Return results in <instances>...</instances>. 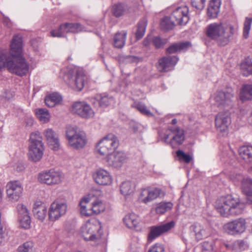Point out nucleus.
I'll return each mask as SVG.
<instances>
[{"mask_svg": "<svg viewBox=\"0 0 252 252\" xmlns=\"http://www.w3.org/2000/svg\"><path fill=\"white\" fill-rule=\"evenodd\" d=\"M9 52L0 51V70L5 66L8 70L17 75L27 74L29 64L22 57L23 39L21 34H15L10 43Z\"/></svg>", "mask_w": 252, "mask_h": 252, "instance_id": "f257e3e1", "label": "nucleus"}, {"mask_svg": "<svg viewBox=\"0 0 252 252\" xmlns=\"http://www.w3.org/2000/svg\"><path fill=\"white\" fill-rule=\"evenodd\" d=\"M119 146L117 137L109 134L98 143L96 149L98 153L104 158V163L109 166L119 168L126 161L125 154L121 152L112 153Z\"/></svg>", "mask_w": 252, "mask_h": 252, "instance_id": "f03ea898", "label": "nucleus"}, {"mask_svg": "<svg viewBox=\"0 0 252 252\" xmlns=\"http://www.w3.org/2000/svg\"><path fill=\"white\" fill-rule=\"evenodd\" d=\"M235 30L229 24L218 22L208 25L206 28V34L210 39L215 40L220 46L227 45L233 35Z\"/></svg>", "mask_w": 252, "mask_h": 252, "instance_id": "7ed1b4c3", "label": "nucleus"}, {"mask_svg": "<svg viewBox=\"0 0 252 252\" xmlns=\"http://www.w3.org/2000/svg\"><path fill=\"white\" fill-rule=\"evenodd\" d=\"M214 206L218 212L224 217L240 214L243 207L239 200L231 195L220 197L215 202Z\"/></svg>", "mask_w": 252, "mask_h": 252, "instance_id": "20e7f679", "label": "nucleus"}, {"mask_svg": "<svg viewBox=\"0 0 252 252\" xmlns=\"http://www.w3.org/2000/svg\"><path fill=\"white\" fill-rule=\"evenodd\" d=\"M66 137L69 146L75 150L83 149L88 142L86 133L77 127H68Z\"/></svg>", "mask_w": 252, "mask_h": 252, "instance_id": "39448f33", "label": "nucleus"}, {"mask_svg": "<svg viewBox=\"0 0 252 252\" xmlns=\"http://www.w3.org/2000/svg\"><path fill=\"white\" fill-rule=\"evenodd\" d=\"M234 90L231 87H227L222 90L217 91L214 96L215 104L220 108H232L234 105Z\"/></svg>", "mask_w": 252, "mask_h": 252, "instance_id": "423d86ee", "label": "nucleus"}, {"mask_svg": "<svg viewBox=\"0 0 252 252\" xmlns=\"http://www.w3.org/2000/svg\"><path fill=\"white\" fill-rule=\"evenodd\" d=\"M85 78L82 71L76 69L67 70L65 72L63 77L64 81L69 87L76 91H80L83 89Z\"/></svg>", "mask_w": 252, "mask_h": 252, "instance_id": "0eeeda50", "label": "nucleus"}, {"mask_svg": "<svg viewBox=\"0 0 252 252\" xmlns=\"http://www.w3.org/2000/svg\"><path fill=\"white\" fill-rule=\"evenodd\" d=\"M184 140V130L176 126L169 127L162 137V140L172 148L182 144Z\"/></svg>", "mask_w": 252, "mask_h": 252, "instance_id": "6e6552de", "label": "nucleus"}, {"mask_svg": "<svg viewBox=\"0 0 252 252\" xmlns=\"http://www.w3.org/2000/svg\"><path fill=\"white\" fill-rule=\"evenodd\" d=\"M101 223L97 219H92L86 222L82 228L83 236L86 240L93 241L101 235Z\"/></svg>", "mask_w": 252, "mask_h": 252, "instance_id": "1a4fd4ad", "label": "nucleus"}, {"mask_svg": "<svg viewBox=\"0 0 252 252\" xmlns=\"http://www.w3.org/2000/svg\"><path fill=\"white\" fill-rule=\"evenodd\" d=\"M62 173L54 169L44 170L38 175V181L41 184L54 186L60 184L62 181Z\"/></svg>", "mask_w": 252, "mask_h": 252, "instance_id": "9d476101", "label": "nucleus"}, {"mask_svg": "<svg viewBox=\"0 0 252 252\" xmlns=\"http://www.w3.org/2000/svg\"><path fill=\"white\" fill-rule=\"evenodd\" d=\"M232 179L235 183H240L242 192L246 196L247 201L252 204V178L241 174H236L232 177Z\"/></svg>", "mask_w": 252, "mask_h": 252, "instance_id": "9b49d317", "label": "nucleus"}, {"mask_svg": "<svg viewBox=\"0 0 252 252\" xmlns=\"http://www.w3.org/2000/svg\"><path fill=\"white\" fill-rule=\"evenodd\" d=\"M71 112L84 119H90L94 116V112L91 106L85 101L74 102L70 108Z\"/></svg>", "mask_w": 252, "mask_h": 252, "instance_id": "f8f14e48", "label": "nucleus"}, {"mask_svg": "<svg viewBox=\"0 0 252 252\" xmlns=\"http://www.w3.org/2000/svg\"><path fill=\"white\" fill-rule=\"evenodd\" d=\"M67 210V205L65 202L58 200L53 202L49 208L48 215L49 220L54 221L64 216Z\"/></svg>", "mask_w": 252, "mask_h": 252, "instance_id": "ddd939ff", "label": "nucleus"}, {"mask_svg": "<svg viewBox=\"0 0 252 252\" xmlns=\"http://www.w3.org/2000/svg\"><path fill=\"white\" fill-rule=\"evenodd\" d=\"M84 31V27L79 23H66L61 25L58 30L51 32L53 37H61L68 32L77 33Z\"/></svg>", "mask_w": 252, "mask_h": 252, "instance_id": "4468645a", "label": "nucleus"}, {"mask_svg": "<svg viewBox=\"0 0 252 252\" xmlns=\"http://www.w3.org/2000/svg\"><path fill=\"white\" fill-rule=\"evenodd\" d=\"M23 188L18 181L9 182L6 186L7 196L11 202L17 201L22 196Z\"/></svg>", "mask_w": 252, "mask_h": 252, "instance_id": "2eb2a0df", "label": "nucleus"}, {"mask_svg": "<svg viewBox=\"0 0 252 252\" xmlns=\"http://www.w3.org/2000/svg\"><path fill=\"white\" fill-rule=\"evenodd\" d=\"M189 12L188 6H179L173 10L170 17L176 25H185L189 20Z\"/></svg>", "mask_w": 252, "mask_h": 252, "instance_id": "dca6fc26", "label": "nucleus"}, {"mask_svg": "<svg viewBox=\"0 0 252 252\" xmlns=\"http://www.w3.org/2000/svg\"><path fill=\"white\" fill-rule=\"evenodd\" d=\"M246 220L242 218L236 219L226 223L223 228L225 232L230 235H237L244 232L246 228Z\"/></svg>", "mask_w": 252, "mask_h": 252, "instance_id": "f3484780", "label": "nucleus"}, {"mask_svg": "<svg viewBox=\"0 0 252 252\" xmlns=\"http://www.w3.org/2000/svg\"><path fill=\"white\" fill-rule=\"evenodd\" d=\"M175 226L174 221H170L166 223L158 226H154L151 227L150 231L148 235V241L152 242L156 238L162 234L166 232L173 228Z\"/></svg>", "mask_w": 252, "mask_h": 252, "instance_id": "a211bd4d", "label": "nucleus"}, {"mask_svg": "<svg viewBox=\"0 0 252 252\" xmlns=\"http://www.w3.org/2000/svg\"><path fill=\"white\" fill-rule=\"evenodd\" d=\"M93 178L96 184L100 186H109L113 181L110 173L102 168L96 170L93 174Z\"/></svg>", "mask_w": 252, "mask_h": 252, "instance_id": "6ab92c4d", "label": "nucleus"}, {"mask_svg": "<svg viewBox=\"0 0 252 252\" xmlns=\"http://www.w3.org/2000/svg\"><path fill=\"white\" fill-rule=\"evenodd\" d=\"M216 126L218 131L225 134L231 123L230 114L228 112H220L216 117Z\"/></svg>", "mask_w": 252, "mask_h": 252, "instance_id": "aec40b11", "label": "nucleus"}, {"mask_svg": "<svg viewBox=\"0 0 252 252\" xmlns=\"http://www.w3.org/2000/svg\"><path fill=\"white\" fill-rule=\"evenodd\" d=\"M216 126L218 131L225 134L231 123L230 114L228 112H220L216 117Z\"/></svg>", "mask_w": 252, "mask_h": 252, "instance_id": "412c9836", "label": "nucleus"}, {"mask_svg": "<svg viewBox=\"0 0 252 252\" xmlns=\"http://www.w3.org/2000/svg\"><path fill=\"white\" fill-rule=\"evenodd\" d=\"M161 193V190L158 188H147L142 189L139 197V200L147 204L158 197Z\"/></svg>", "mask_w": 252, "mask_h": 252, "instance_id": "4be33fe9", "label": "nucleus"}, {"mask_svg": "<svg viewBox=\"0 0 252 252\" xmlns=\"http://www.w3.org/2000/svg\"><path fill=\"white\" fill-rule=\"evenodd\" d=\"M178 61V58L175 56L162 57L158 60V69L161 72L170 71Z\"/></svg>", "mask_w": 252, "mask_h": 252, "instance_id": "5701e85b", "label": "nucleus"}, {"mask_svg": "<svg viewBox=\"0 0 252 252\" xmlns=\"http://www.w3.org/2000/svg\"><path fill=\"white\" fill-rule=\"evenodd\" d=\"M43 134L50 148L55 151H58L60 148L58 134L50 128L45 129Z\"/></svg>", "mask_w": 252, "mask_h": 252, "instance_id": "b1692460", "label": "nucleus"}, {"mask_svg": "<svg viewBox=\"0 0 252 252\" xmlns=\"http://www.w3.org/2000/svg\"><path fill=\"white\" fill-rule=\"evenodd\" d=\"M44 150V146L29 145L28 153L29 159L35 162L39 161L42 158Z\"/></svg>", "mask_w": 252, "mask_h": 252, "instance_id": "393cba45", "label": "nucleus"}, {"mask_svg": "<svg viewBox=\"0 0 252 252\" xmlns=\"http://www.w3.org/2000/svg\"><path fill=\"white\" fill-rule=\"evenodd\" d=\"M32 212L36 219L43 221L46 216L47 207L43 202L37 201L33 204Z\"/></svg>", "mask_w": 252, "mask_h": 252, "instance_id": "a878e982", "label": "nucleus"}, {"mask_svg": "<svg viewBox=\"0 0 252 252\" xmlns=\"http://www.w3.org/2000/svg\"><path fill=\"white\" fill-rule=\"evenodd\" d=\"M93 195L89 194L83 197L80 201V211L83 216L90 217L94 215L92 207L89 209H87L86 205L93 200Z\"/></svg>", "mask_w": 252, "mask_h": 252, "instance_id": "bb28decb", "label": "nucleus"}, {"mask_svg": "<svg viewBox=\"0 0 252 252\" xmlns=\"http://www.w3.org/2000/svg\"><path fill=\"white\" fill-rule=\"evenodd\" d=\"M191 229L194 232L195 239L198 241L207 237L209 235L206 227L200 223H194L191 226Z\"/></svg>", "mask_w": 252, "mask_h": 252, "instance_id": "cd10ccee", "label": "nucleus"}, {"mask_svg": "<svg viewBox=\"0 0 252 252\" xmlns=\"http://www.w3.org/2000/svg\"><path fill=\"white\" fill-rule=\"evenodd\" d=\"M220 0H211L208 7V16L212 18H217L220 11Z\"/></svg>", "mask_w": 252, "mask_h": 252, "instance_id": "c85d7f7f", "label": "nucleus"}, {"mask_svg": "<svg viewBox=\"0 0 252 252\" xmlns=\"http://www.w3.org/2000/svg\"><path fill=\"white\" fill-rule=\"evenodd\" d=\"M62 96L57 93H53L47 95L44 99L45 104L49 107H53L61 104Z\"/></svg>", "mask_w": 252, "mask_h": 252, "instance_id": "c756f323", "label": "nucleus"}, {"mask_svg": "<svg viewBox=\"0 0 252 252\" xmlns=\"http://www.w3.org/2000/svg\"><path fill=\"white\" fill-rule=\"evenodd\" d=\"M190 46L189 42H182L173 44L166 49L168 54H173L178 52L186 50Z\"/></svg>", "mask_w": 252, "mask_h": 252, "instance_id": "7c9ffc66", "label": "nucleus"}, {"mask_svg": "<svg viewBox=\"0 0 252 252\" xmlns=\"http://www.w3.org/2000/svg\"><path fill=\"white\" fill-rule=\"evenodd\" d=\"M239 98L243 102L252 99V84H244L242 86Z\"/></svg>", "mask_w": 252, "mask_h": 252, "instance_id": "2f4dec72", "label": "nucleus"}, {"mask_svg": "<svg viewBox=\"0 0 252 252\" xmlns=\"http://www.w3.org/2000/svg\"><path fill=\"white\" fill-rule=\"evenodd\" d=\"M125 224L129 228H136L139 222L138 217L134 213H129L123 218Z\"/></svg>", "mask_w": 252, "mask_h": 252, "instance_id": "473e14b6", "label": "nucleus"}, {"mask_svg": "<svg viewBox=\"0 0 252 252\" xmlns=\"http://www.w3.org/2000/svg\"><path fill=\"white\" fill-rule=\"evenodd\" d=\"M239 153L240 157L246 163L252 162V146H242L239 148Z\"/></svg>", "mask_w": 252, "mask_h": 252, "instance_id": "72a5a7b5", "label": "nucleus"}, {"mask_svg": "<svg viewBox=\"0 0 252 252\" xmlns=\"http://www.w3.org/2000/svg\"><path fill=\"white\" fill-rule=\"evenodd\" d=\"M93 195V200L91 201L92 207L94 215H98L103 212L105 209V205L104 203L100 199L94 198V194L91 193Z\"/></svg>", "mask_w": 252, "mask_h": 252, "instance_id": "f704fd0d", "label": "nucleus"}, {"mask_svg": "<svg viewBox=\"0 0 252 252\" xmlns=\"http://www.w3.org/2000/svg\"><path fill=\"white\" fill-rule=\"evenodd\" d=\"M173 206L170 202H161L156 205L154 210L157 214L162 215L171 210Z\"/></svg>", "mask_w": 252, "mask_h": 252, "instance_id": "c9c22d12", "label": "nucleus"}, {"mask_svg": "<svg viewBox=\"0 0 252 252\" xmlns=\"http://www.w3.org/2000/svg\"><path fill=\"white\" fill-rule=\"evenodd\" d=\"M127 33L126 31L117 32L114 37V46L116 48H121L125 44Z\"/></svg>", "mask_w": 252, "mask_h": 252, "instance_id": "e433bc0d", "label": "nucleus"}, {"mask_svg": "<svg viewBox=\"0 0 252 252\" xmlns=\"http://www.w3.org/2000/svg\"><path fill=\"white\" fill-rule=\"evenodd\" d=\"M35 114L39 121L42 124L49 122L51 115L49 111L45 108H39L35 110Z\"/></svg>", "mask_w": 252, "mask_h": 252, "instance_id": "4c0bfd02", "label": "nucleus"}, {"mask_svg": "<svg viewBox=\"0 0 252 252\" xmlns=\"http://www.w3.org/2000/svg\"><path fill=\"white\" fill-rule=\"evenodd\" d=\"M134 189V184L130 181L123 182L121 186V192L125 196L132 194Z\"/></svg>", "mask_w": 252, "mask_h": 252, "instance_id": "58836bf2", "label": "nucleus"}, {"mask_svg": "<svg viewBox=\"0 0 252 252\" xmlns=\"http://www.w3.org/2000/svg\"><path fill=\"white\" fill-rule=\"evenodd\" d=\"M30 145L44 146L42 142V137L40 132L36 131L32 132L30 135L29 144Z\"/></svg>", "mask_w": 252, "mask_h": 252, "instance_id": "ea45409f", "label": "nucleus"}, {"mask_svg": "<svg viewBox=\"0 0 252 252\" xmlns=\"http://www.w3.org/2000/svg\"><path fill=\"white\" fill-rule=\"evenodd\" d=\"M176 25L170 16H165L161 19L160 26L162 30L167 31L172 29Z\"/></svg>", "mask_w": 252, "mask_h": 252, "instance_id": "a19ab883", "label": "nucleus"}, {"mask_svg": "<svg viewBox=\"0 0 252 252\" xmlns=\"http://www.w3.org/2000/svg\"><path fill=\"white\" fill-rule=\"evenodd\" d=\"M18 252H35L34 243L32 241H27L20 245L17 249Z\"/></svg>", "mask_w": 252, "mask_h": 252, "instance_id": "79ce46f5", "label": "nucleus"}, {"mask_svg": "<svg viewBox=\"0 0 252 252\" xmlns=\"http://www.w3.org/2000/svg\"><path fill=\"white\" fill-rule=\"evenodd\" d=\"M147 26V22L145 20H141L137 25L135 37L137 40L141 39L145 34Z\"/></svg>", "mask_w": 252, "mask_h": 252, "instance_id": "37998d69", "label": "nucleus"}, {"mask_svg": "<svg viewBox=\"0 0 252 252\" xmlns=\"http://www.w3.org/2000/svg\"><path fill=\"white\" fill-rule=\"evenodd\" d=\"M241 69L244 76L252 75V62L251 61L242 62L241 64Z\"/></svg>", "mask_w": 252, "mask_h": 252, "instance_id": "c03bdc74", "label": "nucleus"}, {"mask_svg": "<svg viewBox=\"0 0 252 252\" xmlns=\"http://www.w3.org/2000/svg\"><path fill=\"white\" fill-rule=\"evenodd\" d=\"M134 107L137 109L142 114L147 116H153V114L148 110L146 105L140 102L134 104Z\"/></svg>", "mask_w": 252, "mask_h": 252, "instance_id": "a18cd8bd", "label": "nucleus"}, {"mask_svg": "<svg viewBox=\"0 0 252 252\" xmlns=\"http://www.w3.org/2000/svg\"><path fill=\"white\" fill-rule=\"evenodd\" d=\"M252 23V18L246 17L244 24L243 36L245 38L249 36Z\"/></svg>", "mask_w": 252, "mask_h": 252, "instance_id": "49530a36", "label": "nucleus"}, {"mask_svg": "<svg viewBox=\"0 0 252 252\" xmlns=\"http://www.w3.org/2000/svg\"><path fill=\"white\" fill-rule=\"evenodd\" d=\"M152 42L156 48L158 49L163 47L167 43V40L166 39H162L159 36H158L153 37Z\"/></svg>", "mask_w": 252, "mask_h": 252, "instance_id": "de8ad7c7", "label": "nucleus"}, {"mask_svg": "<svg viewBox=\"0 0 252 252\" xmlns=\"http://www.w3.org/2000/svg\"><path fill=\"white\" fill-rule=\"evenodd\" d=\"M176 155L180 160L183 161L186 163L190 162L192 159V158L190 155L185 154L182 150L177 151L176 152Z\"/></svg>", "mask_w": 252, "mask_h": 252, "instance_id": "09e8293b", "label": "nucleus"}, {"mask_svg": "<svg viewBox=\"0 0 252 252\" xmlns=\"http://www.w3.org/2000/svg\"><path fill=\"white\" fill-rule=\"evenodd\" d=\"M125 12V6L122 4H116L113 6V13L116 17L122 16Z\"/></svg>", "mask_w": 252, "mask_h": 252, "instance_id": "8fccbe9b", "label": "nucleus"}, {"mask_svg": "<svg viewBox=\"0 0 252 252\" xmlns=\"http://www.w3.org/2000/svg\"><path fill=\"white\" fill-rule=\"evenodd\" d=\"M20 226L25 229L30 228L31 218L29 215L19 217Z\"/></svg>", "mask_w": 252, "mask_h": 252, "instance_id": "3c124183", "label": "nucleus"}, {"mask_svg": "<svg viewBox=\"0 0 252 252\" xmlns=\"http://www.w3.org/2000/svg\"><path fill=\"white\" fill-rule=\"evenodd\" d=\"M113 100L112 97H109L106 94H103L100 96L99 104L102 106H105L110 104Z\"/></svg>", "mask_w": 252, "mask_h": 252, "instance_id": "603ef678", "label": "nucleus"}, {"mask_svg": "<svg viewBox=\"0 0 252 252\" xmlns=\"http://www.w3.org/2000/svg\"><path fill=\"white\" fill-rule=\"evenodd\" d=\"M213 245V242H204L202 244V252H212L214 249Z\"/></svg>", "mask_w": 252, "mask_h": 252, "instance_id": "864d4df0", "label": "nucleus"}, {"mask_svg": "<svg viewBox=\"0 0 252 252\" xmlns=\"http://www.w3.org/2000/svg\"><path fill=\"white\" fill-rule=\"evenodd\" d=\"M206 0H191L192 6L198 10H202L204 8Z\"/></svg>", "mask_w": 252, "mask_h": 252, "instance_id": "5fc2aeb1", "label": "nucleus"}, {"mask_svg": "<svg viewBox=\"0 0 252 252\" xmlns=\"http://www.w3.org/2000/svg\"><path fill=\"white\" fill-rule=\"evenodd\" d=\"M17 210L19 217L29 215V211L26 206L22 204H19L17 206Z\"/></svg>", "mask_w": 252, "mask_h": 252, "instance_id": "6e6d98bb", "label": "nucleus"}, {"mask_svg": "<svg viewBox=\"0 0 252 252\" xmlns=\"http://www.w3.org/2000/svg\"><path fill=\"white\" fill-rule=\"evenodd\" d=\"M244 243L243 241H237L231 244L228 245H226L227 247H230V249L235 250L236 251H241L242 250V247L243 246Z\"/></svg>", "mask_w": 252, "mask_h": 252, "instance_id": "4d7b16f0", "label": "nucleus"}, {"mask_svg": "<svg viewBox=\"0 0 252 252\" xmlns=\"http://www.w3.org/2000/svg\"><path fill=\"white\" fill-rule=\"evenodd\" d=\"M148 252H164V249L162 245L156 244L149 250Z\"/></svg>", "mask_w": 252, "mask_h": 252, "instance_id": "13d9d810", "label": "nucleus"}, {"mask_svg": "<svg viewBox=\"0 0 252 252\" xmlns=\"http://www.w3.org/2000/svg\"><path fill=\"white\" fill-rule=\"evenodd\" d=\"M34 123V120L32 118L29 117L26 119L25 123L27 126H32Z\"/></svg>", "mask_w": 252, "mask_h": 252, "instance_id": "bf43d9fd", "label": "nucleus"}, {"mask_svg": "<svg viewBox=\"0 0 252 252\" xmlns=\"http://www.w3.org/2000/svg\"><path fill=\"white\" fill-rule=\"evenodd\" d=\"M152 38L151 39V37L149 36H148L147 38L145 39V40L143 41V44L145 46H148L151 42V40H152Z\"/></svg>", "mask_w": 252, "mask_h": 252, "instance_id": "052dcab7", "label": "nucleus"}, {"mask_svg": "<svg viewBox=\"0 0 252 252\" xmlns=\"http://www.w3.org/2000/svg\"><path fill=\"white\" fill-rule=\"evenodd\" d=\"M15 169L18 172H20V171H22L24 170V165L21 164V163H20V164H18L16 165V166L15 167Z\"/></svg>", "mask_w": 252, "mask_h": 252, "instance_id": "680f3d73", "label": "nucleus"}, {"mask_svg": "<svg viewBox=\"0 0 252 252\" xmlns=\"http://www.w3.org/2000/svg\"><path fill=\"white\" fill-rule=\"evenodd\" d=\"M13 96V94L11 93L10 92H8L6 93V95L5 96V97L7 98V99H10L11 98H12Z\"/></svg>", "mask_w": 252, "mask_h": 252, "instance_id": "e2e57ef3", "label": "nucleus"}, {"mask_svg": "<svg viewBox=\"0 0 252 252\" xmlns=\"http://www.w3.org/2000/svg\"><path fill=\"white\" fill-rule=\"evenodd\" d=\"M177 120L176 119H174L172 120V124L173 125H175L177 124Z\"/></svg>", "mask_w": 252, "mask_h": 252, "instance_id": "0e129e2a", "label": "nucleus"}, {"mask_svg": "<svg viewBox=\"0 0 252 252\" xmlns=\"http://www.w3.org/2000/svg\"><path fill=\"white\" fill-rule=\"evenodd\" d=\"M249 121H250L251 124L252 125V112L251 113V115L249 118Z\"/></svg>", "mask_w": 252, "mask_h": 252, "instance_id": "69168bd1", "label": "nucleus"}, {"mask_svg": "<svg viewBox=\"0 0 252 252\" xmlns=\"http://www.w3.org/2000/svg\"><path fill=\"white\" fill-rule=\"evenodd\" d=\"M128 58H129V59H131L132 61H133V60L135 59L134 57H131V56L129 57Z\"/></svg>", "mask_w": 252, "mask_h": 252, "instance_id": "338daca9", "label": "nucleus"}, {"mask_svg": "<svg viewBox=\"0 0 252 252\" xmlns=\"http://www.w3.org/2000/svg\"><path fill=\"white\" fill-rule=\"evenodd\" d=\"M249 171L250 173H252V166L249 169Z\"/></svg>", "mask_w": 252, "mask_h": 252, "instance_id": "774afa93", "label": "nucleus"}]
</instances>
